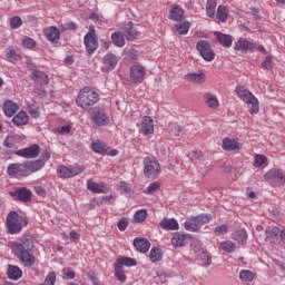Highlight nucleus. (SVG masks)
<instances>
[{"mask_svg":"<svg viewBox=\"0 0 285 285\" xmlns=\"http://www.w3.org/2000/svg\"><path fill=\"white\" fill-rule=\"evenodd\" d=\"M111 41L114 46H117L118 48H124V46H126V39L121 32H114L111 35Z\"/></svg>","mask_w":285,"mask_h":285,"instance_id":"40","label":"nucleus"},{"mask_svg":"<svg viewBox=\"0 0 285 285\" xmlns=\"http://www.w3.org/2000/svg\"><path fill=\"white\" fill-rule=\"evenodd\" d=\"M232 239L237 242V244L244 245L248 240V234L246 233V229H237L233 234Z\"/></svg>","mask_w":285,"mask_h":285,"instance_id":"32","label":"nucleus"},{"mask_svg":"<svg viewBox=\"0 0 285 285\" xmlns=\"http://www.w3.org/2000/svg\"><path fill=\"white\" fill-rule=\"evenodd\" d=\"M219 246L224 253H235L237 250V245L233 240L220 242Z\"/></svg>","mask_w":285,"mask_h":285,"instance_id":"39","label":"nucleus"},{"mask_svg":"<svg viewBox=\"0 0 285 285\" xmlns=\"http://www.w3.org/2000/svg\"><path fill=\"white\" fill-rule=\"evenodd\" d=\"M215 10H217V0H208L206 4L207 17H215Z\"/></svg>","mask_w":285,"mask_h":285,"instance_id":"42","label":"nucleus"},{"mask_svg":"<svg viewBox=\"0 0 285 285\" xmlns=\"http://www.w3.org/2000/svg\"><path fill=\"white\" fill-rule=\"evenodd\" d=\"M97 101H99V94L90 89V87L82 88L76 99V104L80 108H88L89 106H95Z\"/></svg>","mask_w":285,"mask_h":285,"instance_id":"3","label":"nucleus"},{"mask_svg":"<svg viewBox=\"0 0 285 285\" xmlns=\"http://www.w3.org/2000/svg\"><path fill=\"white\" fill-rule=\"evenodd\" d=\"M213 220V215L210 214H200L198 216L191 217L189 220L185 222L184 226L186 230H190L191 233H197L199 228L204 226V224H208Z\"/></svg>","mask_w":285,"mask_h":285,"instance_id":"5","label":"nucleus"},{"mask_svg":"<svg viewBox=\"0 0 285 285\" xmlns=\"http://www.w3.org/2000/svg\"><path fill=\"white\" fill-rule=\"evenodd\" d=\"M175 28H176V32H178V35H188V30H190V22L185 21L181 23H176Z\"/></svg>","mask_w":285,"mask_h":285,"instance_id":"41","label":"nucleus"},{"mask_svg":"<svg viewBox=\"0 0 285 285\" xmlns=\"http://www.w3.org/2000/svg\"><path fill=\"white\" fill-rule=\"evenodd\" d=\"M144 164V175L147 179H155L159 173H161V166L159 160L153 156L145 157L142 160Z\"/></svg>","mask_w":285,"mask_h":285,"instance_id":"4","label":"nucleus"},{"mask_svg":"<svg viewBox=\"0 0 285 285\" xmlns=\"http://www.w3.org/2000/svg\"><path fill=\"white\" fill-rule=\"evenodd\" d=\"M87 189L96 194H106L110 190L104 181L95 183L92 180H87Z\"/></svg>","mask_w":285,"mask_h":285,"instance_id":"17","label":"nucleus"},{"mask_svg":"<svg viewBox=\"0 0 285 285\" xmlns=\"http://www.w3.org/2000/svg\"><path fill=\"white\" fill-rule=\"evenodd\" d=\"M7 175H9V177H28L26 163H14L9 165L7 167Z\"/></svg>","mask_w":285,"mask_h":285,"instance_id":"11","label":"nucleus"},{"mask_svg":"<svg viewBox=\"0 0 285 285\" xmlns=\"http://www.w3.org/2000/svg\"><path fill=\"white\" fill-rule=\"evenodd\" d=\"M91 149L94 153H98V155H106V153H108V146H106V144H104L101 140L92 141Z\"/></svg>","mask_w":285,"mask_h":285,"instance_id":"34","label":"nucleus"},{"mask_svg":"<svg viewBox=\"0 0 285 285\" xmlns=\"http://www.w3.org/2000/svg\"><path fill=\"white\" fill-rule=\"evenodd\" d=\"M115 264L122 268V266H137V261L130 257H118Z\"/></svg>","mask_w":285,"mask_h":285,"instance_id":"38","label":"nucleus"},{"mask_svg":"<svg viewBox=\"0 0 285 285\" xmlns=\"http://www.w3.org/2000/svg\"><path fill=\"white\" fill-rule=\"evenodd\" d=\"M200 259H202V262H204V264L206 266H210V264H213V259L210 258V255H208L207 253L203 252L200 254Z\"/></svg>","mask_w":285,"mask_h":285,"instance_id":"58","label":"nucleus"},{"mask_svg":"<svg viewBox=\"0 0 285 285\" xmlns=\"http://www.w3.org/2000/svg\"><path fill=\"white\" fill-rule=\"evenodd\" d=\"M86 170V167L79 166V167H66L63 165L58 166L57 173L59 177L62 179H70L72 177H77V175H81Z\"/></svg>","mask_w":285,"mask_h":285,"instance_id":"8","label":"nucleus"},{"mask_svg":"<svg viewBox=\"0 0 285 285\" xmlns=\"http://www.w3.org/2000/svg\"><path fill=\"white\" fill-rule=\"evenodd\" d=\"M26 140L24 135L13 134L6 137L3 141L4 148H14L16 144H21V141Z\"/></svg>","mask_w":285,"mask_h":285,"instance_id":"19","label":"nucleus"},{"mask_svg":"<svg viewBox=\"0 0 285 285\" xmlns=\"http://www.w3.org/2000/svg\"><path fill=\"white\" fill-rule=\"evenodd\" d=\"M46 37L48 39V41H51L52 43H55V41H59V36L61 35V32L59 31V29L57 27H49L45 30Z\"/></svg>","mask_w":285,"mask_h":285,"instance_id":"29","label":"nucleus"},{"mask_svg":"<svg viewBox=\"0 0 285 285\" xmlns=\"http://www.w3.org/2000/svg\"><path fill=\"white\" fill-rule=\"evenodd\" d=\"M7 227L10 235H17V233H21V220L19 219V214L17 212H10L7 215Z\"/></svg>","mask_w":285,"mask_h":285,"instance_id":"7","label":"nucleus"},{"mask_svg":"<svg viewBox=\"0 0 285 285\" xmlns=\"http://www.w3.org/2000/svg\"><path fill=\"white\" fill-rule=\"evenodd\" d=\"M87 279H89L94 285H99V281L95 277L94 273H87Z\"/></svg>","mask_w":285,"mask_h":285,"instance_id":"63","label":"nucleus"},{"mask_svg":"<svg viewBox=\"0 0 285 285\" xmlns=\"http://www.w3.org/2000/svg\"><path fill=\"white\" fill-rule=\"evenodd\" d=\"M266 181H275L276 184H284L285 183V175L282 170L277 168H273L265 174Z\"/></svg>","mask_w":285,"mask_h":285,"instance_id":"12","label":"nucleus"},{"mask_svg":"<svg viewBox=\"0 0 285 285\" xmlns=\"http://www.w3.org/2000/svg\"><path fill=\"white\" fill-rule=\"evenodd\" d=\"M7 275L9 279L17 282L23 276V272L17 265H9L7 268Z\"/></svg>","mask_w":285,"mask_h":285,"instance_id":"22","label":"nucleus"},{"mask_svg":"<svg viewBox=\"0 0 285 285\" xmlns=\"http://www.w3.org/2000/svg\"><path fill=\"white\" fill-rule=\"evenodd\" d=\"M140 35L141 33L139 32V30H137V27H135V23L128 22V28L125 35L127 41H135V39H139Z\"/></svg>","mask_w":285,"mask_h":285,"instance_id":"27","label":"nucleus"},{"mask_svg":"<svg viewBox=\"0 0 285 285\" xmlns=\"http://www.w3.org/2000/svg\"><path fill=\"white\" fill-rule=\"evenodd\" d=\"M91 120L94 121L95 126H108V115L101 107H95L91 111Z\"/></svg>","mask_w":285,"mask_h":285,"instance_id":"10","label":"nucleus"},{"mask_svg":"<svg viewBox=\"0 0 285 285\" xmlns=\"http://www.w3.org/2000/svg\"><path fill=\"white\" fill-rule=\"evenodd\" d=\"M17 110H19V106H17V104L12 102L11 100H7L4 102L3 112L7 117H12Z\"/></svg>","mask_w":285,"mask_h":285,"instance_id":"33","label":"nucleus"},{"mask_svg":"<svg viewBox=\"0 0 285 285\" xmlns=\"http://www.w3.org/2000/svg\"><path fill=\"white\" fill-rule=\"evenodd\" d=\"M32 81H43L45 86H48L50 83V79L48 78V75H46L43 71L35 70L31 76Z\"/></svg>","mask_w":285,"mask_h":285,"instance_id":"36","label":"nucleus"},{"mask_svg":"<svg viewBox=\"0 0 285 285\" xmlns=\"http://www.w3.org/2000/svg\"><path fill=\"white\" fill-rule=\"evenodd\" d=\"M116 67H117V56L109 53L102 58V66H101L102 72H110V70H115Z\"/></svg>","mask_w":285,"mask_h":285,"instance_id":"13","label":"nucleus"},{"mask_svg":"<svg viewBox=\"0 0 285 285\" xmlns=\"http://www.w3.org/2000/svg\"><path fill=\"white\" fill-rule=\"evenodd\" d=\"M214 35L217 38L218 43H220L223 48H230L233 46V36L225 35L219 31H215Z\"/></svg>","mask_w":285,"mask_h":285,"instance_id":"24","label":"nucleus"},{"mask_svg":"<svg viewBox=\"0 0 285 285\" xmlns=\"http://www.w3.org/2000/svg\"><path fill=\"white\" fill-rule=\"evenodd\" d=\"M239 279L243 282H253V279H255V274L248 269H243L239 273Z\"/></svg>","mask_w":285,"mask_h":285,"instance_id":"47","label":"nucleus"},{"mask_svg":"<svg viewBox=\"0 0 285 285\" xmlns=\"http://www.w3.org/2000/svg\"><path fill=\"white\" fill-rule=\"evenodd\" d=\"M10 195L11 197H16L18 202H30V199H32V191L26 187L10 191Z\"/></svg>","mask_w":285,"mask_h":285,"instance_id":"14","label":"nucleus"},{"mask_svg":"<svg viewBox=\"0 0 285 285\" xmlns=\"http://www.w3.org/2000/svg\"><path fill=\"white\" fill-rule=\"evenodd\" d=\"M266 161H267L266 156H264L262 154H257L254 159V166H255V168H261V166H264V164H266Z\"/></svg>","mask_w":285,"mask_h":285,"instance_id":"52","label":"nucleus"},{"mask_svg":"<svg viewBox=\"0 0 285 285\" xmlns=\"http://www.w3.org/2000/svg\"><path fill=\"white\" fill-rule=\"evenodd\" d=\"M62 30H77V23L68 22L62 24Z\"/></svg>","mask_w":285,"mask_h":285,"instance_id":"62","label":"nucleus"},{"mask_svg":"<svg viewBox=\"0 0 285 285\" xmlns=\"http://www.w3.org/2000/svg\"><path fill=\"white\" fill-rule=\"evenodd\" d=\"M144 77H146V69L140 65H135L130 68V78L135 83H141L144 81Z\"/></svg>","mask_w":285,"mask_h":285,"instance_id":"16","label":"nucleus"},{"mask_svg":"<svg viewBox=\"0 0 285 285\" xmlns=\"http://www.w3.org/2000/svg\"><path fill=\"white\" fill-rule=\"evenodd\" d=\"M134 246L140 253H148L150 250V242L146 238H135Z\"/></svg>","mask_w":285,"mask_h":285,"instance_id":"26","label":"nucleus"},{"mask_svg":"<svg viewBox=\"0 0 285 285\" xmlns=\"http://www.w3.org/2000/svg\"><path fill=\"white\" fill-rule=\"evenodd\" d=\"M83 43L86 46V50L88 55H92L97 48H99V45L97 42V37H90V36H85L83 37Z\"/></svg>","mask_w":285,"mask_h":285,"instance_id":"23","label":"nucleus"},{"mask_svg":"<svg viewBox=\"0 0 285 285\" xmlns=\"http://www.w3.org/2000/svg\"><path fill=\"white\" fill-rule=\"evenodd\" d=\"M6 57H7L8 61H10L11 63H14V61H19L21 59V56H19V53H17V51H14V49H10L6 53Z\"/></svg>","mask_w":285,"mask_h":285,"instance_id":"50","label":"nucleus"},{"mask_svg":"<svg viewBox=\"0 0 285 285\" xmlns=\"http://www.w3.org/2000/svg\"><path fill=\"white\" fill-rule=\"evenodd\" d=\"M22 46H24V48H35L36 43L32 38H24L22 40Z\"/></svg>","mask_w":285,"mask_h":285,"instance_id":"61","label":"nucleus"},{"mask_svg":"<svg viewBox=\"0 0 285 285\" xmlns=\"http://www.w3.org/2000/svg\"><path fill=\"white\" fill-rule=\"evenodd\" d=\"M55 282H57V276L55 275V272H51L47 275L45 279L46 285H55Z\"/></svg>","mask_w":285,"mask_h":285,"instance_id":"54","label":"nucleus"},{"mask_svg":"<svg viewBox=\"0 0 285 285\" xmlns=\"http://www.w3.org/2000/svg\"><path fill=\"white\" fill-rule=\"evenodd\" d=\"M62 275L63 279H75V271H71L70 268H63Z\"/></svg>","mask_w":285,"mask_h":285,"instance_id":"55","label":"nucleus"},{"mask_svg":"<svg viewBox=\"0 0 285 285\" xmlns=\"http://www.w3.org/2000/svg\"><path fill=\"white\" fill-rule=\"evenodd\" d=\"M9 23L12 30H19V27L23 26V20L19 16H13L10 18Z\"/></svg>","mask_w":285,"mask_h":285,"instance_id":"46","label":"nucleus"},{"mask_svg":"<svg viewBox=\"0 0 285 285\" xmlns=\"http://www.w3.org/2000/svg\"><path fill=\"white\" fill-rule=\"evenodd\" d=\"M190 242V235L183 233H175L171 238V245L176 248H184Z\"/></svg>","mask_w":285,"mask_h":285,"instance_id":"15","label":"nucleus"},{"mask_svg":"<svg viewBox=\"0 0 285 285\" xmlns=\"http://www.w3.org/2000/svg\"><path fill=\"white\" fill-rule=\"evenodd\" d=\"M216 18L218 19V21H223V22L226 21V19H228V10H226V7L218 6Z\"/></svg>","mask_w":285,"mask_h":285,"instance_id":"45","label":"nucleus"},{"mask_svg":"<svg viewBox=\"0 0 285 285\" xmlns=\"http://www.w3.org/2000/svg\"><path fill=\"white\" fill-rule=\"evenodd\" d=\"M170 130H171L173 135H175V137H179L181 135V132H184V127H181L179 125H174Z\"/></svg>","mask_w":285,"mask_h":285,"instance_id":"59","label":"nucleus"},{"mask_svg":"<svg viewBox=\"0 0 285 285\" xmlns=\"http://www.w3.org/2000/svg\"><path fill=\"white\" fill-rule=\"evenodd\" d=\"M160 228L164 230H179V223L175 218H164L159 223Z\"/></svg>","mask_w":285,"mask_h":285,"instance_id":"25","label":"nucleus"},{"mask_svg":"<svg viewBox=\"0 0 285 285\" xmlns=\"http://www.w3.org/2000/svg\"><path fill=\"white\" fill-rule=\"evenodd\" d=\"M214 233L216 235H226V233H228V226L226 225H220L215 227Z\"/></svg>","mask_w":285,"mask_h":285,"instance_id":"57","label":"nucleus"},{"mask_svg":"<svg viewBox=\"0 0 285 285\" xmlns=\"http://www.w3.org/2000/svg\"><path fill=\"white\" fill-rule=\"evenodd\" d=\"M253 48H255V46L244 38H239L234 47L235 50H253Z\"/></svg>","mask_w":285,"mask_h":285,"instance_id":"35","label":"nucleus"},{"mask_svg":"<svg viewBox=\"0 0 285 285\" xmlns=\"http://www.w3.org/2000/svg\"><path fill=\"white\" fill-rule=\"evenodd\" d=\"M236 95L244 101V104H249V106H252L249 109L250 115H257V112H259V100H257V97H255V95H253L246 87L237 86Z\"/></svg>","mask_w":285,"mask_h":285,"instance_id":"2","label":"nucleus"},{"mask_svg":"<svg viewBox=\"0 0 285 285\" xmlns=\"http://www.w3.org/2000/svg\"><path fill=\"white\" fill-rule=\"evenodd\" d=\"M9 247L12 253L20 259L23 266H35V255L32 250L35 248V244L32 238L23 236L18 238L16 242H9Z\"/></svg>","mask_w":285,"mask_h":285,"instance_id":"1","label":"nucleus"},{"mask_svg":"<svg viewBox=\"0 0 285 285\" xmlns=\"http://www.w3.org/2000/svg\"><path fill=\"white\" fill-rule=\"evenodd\" d=\"M12 124H14V126H26V124H28V114H26L24 111L18 112L12 118Z\"/></svg>","mask_w":285,"mask_h":285,"instance_id":"37","label":"nucleus"},{"mask_svg":"<svg viewBox=\"0 0 285 285\" xmlns=\"http://www.w3.org/2000/svg\"><path fill=\"white\" fill-rule=\"evenodd\" d=\"M262 66L265 70H273V57L267 56Z\"/></svg>","mask_w":285,"mask_h":285,"instance_id":"53","label":"nucleus"},{"mask_svg":"<svg viewBox=\"0 0 285 285\" xmlns=\"http://www.w3.org/2000/svg\"><path fill=\"white\" fill-rule=\"evenodd\" d=\"M149 259L153 264L161 262V249H159V247L153 248L149 253Z\"/></svg>","mask_w":285,"mask_h":285,"instance_id":"43","label":"nucleus"},{"mask_svg":"<svg viewBox=\"0 0 285 285\" xmlns=\"http://www.w3.org/2000/svg\"><path fill=\"white\" fill-rule=\"evenodd\" d=\"M115 276L118 282H126V274H124V267H119V265L115 264Z\"/></svg>","mask_w":285,"mask_h":285,"instance_id":"51","label":"nucleus"},{"mask_svg":"<svg viewBox=\"0 0 285 285\" xmlns=\"http://www.w3.org/2000/svg\"><path fill=\"white\" fill-rule=\"evenodd\" d=\"M117 227L121 232L126 230V228H128V218L126 217L120 218L119 222L117 223Z\"/></svg>","mask_w":285,"mask_h":285,"instance_id":"56","label":"nucleus"},{"mask_svg":"<svg viewBox=\"0 0 285 285\" xmlns=\"http://www.w3.org/2000/svg\"><path fill=\"white\" fill-rule=\"evenodd\" d=\"M24 166L27 168V177H28L29 175H32V173H37L41 170V168L46 166V161L39 160V159L24 161Z\"/></svg>","mask_w":285,"mask_h":285,"instance_id":"18","label":"nucleus"},{"mask_svg":"<svg viewBox=\"0 0 285 285\" xmlns=\"http://www.w3.org/2000/svg\"><path fill=\"white\" fill-rule=\"evenodd\" d=\"M119 188L120 190H122V193H131L132 189L130 188V184L126 183V181H120L119 183Z\"/></svg>","mask_w":285,"mask_h":285,"instance_id":"60","label":"nucleus"},{"mask_svg":"<svg viewBox=\"0 0 285 285\" xmlns=\"http://www.w3.org/2000/svg\"><path fill=\"white\" fill-rule=\"evenodd\" d=\"M40 153H41V147L35 144L29 147L17 150L16 155H18V157H23V159H37Z\"/></svg>","mask_w":285,"mask_h":285,"instance_id":"9","label":"nucleus"},{"mask_svg":"<svg viewBox=\"0 0 285 285\" xmlns=\"http://www.w3.org/2000/svg\"><path fill=\"white\" fill-rule=\"evenodd\" d=\"M159 188H161V183L159 181H154L151 183L147 189L145 190L146 195H154V193H157V190H159Z\"/></svg>","mask_w":285,"mask_h":285,"instance_id":"48","label":"nucleus"},{"mask_svg":"<svg viewBox=\"0 0 285 285\" xmlns=\"http://www.w3.org/2000/svg\"><path fill=\"white\" fill-rule=\"evenodd\" d=\"M205 104L208 106V108H212L213 110L219 108V100L217 99V96L207 92L204 95Z\"/></svg>","mask_w":285,"mask_h":285,"instance_id":"30","label":"nucleus"},{"mask_svg":"<svg viewBox=\"0 0 285 285\" xmlns=\"http://www.w3.org/2000/svg\"><path fill=\"white\" fill-rule=\"evenodd\" d=\"M169 19L171 21H184V9L179 6H174L171 10H169Z\"/></svg>","mask_w":285,"mask_h":285,"instance_id":"28","label":"nucleus"},{"mask_svg":"<svg viewBox=\"0 0 285 285\" xmlns=\"http://www.w3.org/2000/svg\"><path fill=\"white\" fill-rule=\"evenodd\" d=\"M187 81L190 83H204L206 81V75L204 72L199 73H187L186 76Z\"/></svg>","mask_w":285,"mask_h":285,"instance_id":"31","label":"nucleus"},{"mask_svg":"<svg viewBox=\"0 0 285 285\" xmlns=\"http://www.w3.org/2000/svg\"><path fill=\"white\" fill-rule=\"evenodd\" d=\"M279 228L278 227H269L265 230L267 239H275V237L279 236Z\"/></svg>","mask_w":285,"mask_h":285,"instance_id":"49","label":"nucleus"},{"mask_svg":"<svg viewBox=\"0 0 285 285\" xmlns=\"http://www.w3.org/2000/svg\"><path fill=\"white\" fill-rule=\"evenodd\" d=\"M191 156L195 158V159H198L199 161H203L204 159V154H202V151H191Z\"/></svg>","mask_w":285,"mask_h":285,"instance_id":"64","label":"nucleus"},{"mask_svg":"<svg viewBox=\"0 0 285 285\" xmlns=\"http://www.w3.org/2000/svg\"><path fill=\"white\" fill-rule=\"evenodd\" d=\"M222 148L227 153H239V150H242V145L234 139L225 138Z\"/></svg>","mask_w":285,"mask_h":285,"instance_id":"21","label":"nucleus"},{"mask_svg":"<svg viewBox=\"0 0 285 285\" xmlns=\"http://www.w3.org/2000/svg\"><path fill=\"white\" fill-rule=\"evenodd\" d=\"M196 50L205 61H213L215 59V51H213V45L208 40H199L196 43Z\"/></svg>","mask_w":285,"mask_h":285,"instance_id":"6","label":"nucleus"},{"mask_svg":"<svg viewBox=\"0 0 285 285\" xmlns=\"http://www.w3.org/2000/svg\"><path fill=\"white\" fill-rule=\"evenodd\" d=\"M146 217H148V212L146 209H139L134 215V219L137 224H144V222H146Z\"/></svg>","mask_w":285,"mask_h":285,"instance_id":"44","label":"nucleus"},{"mask_svg":"<svg viewBox=\"0 0 285 285\" xmlns=\"http://www.w3.org/2000/svg\"><path fill=\"white\" fill-rule=\"evenodd\" d=\"M141 132L145 136L153 135V132H155L154 120L150 116H144L141 120Z\"/></svg>","mask_w":285,"mask_h":285,"instance_id":"20","label":"nucleus"}]
</instances>
